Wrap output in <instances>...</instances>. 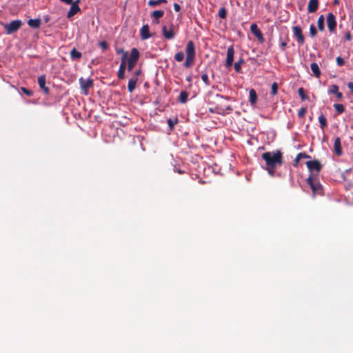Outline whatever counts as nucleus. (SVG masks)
Returning <instances> with one entry per match:
<instances>
[{"label": "nucleus", "instance_id": "6", "mask_svg": "<svg viewBox=\"0 0 353 353\" xmlns=\"http://www.w3.org/2000/svg\"><path fill=\"white\" fill-rule=\"evenodd\" d=\"M326 21L329 31L331 33L334 32L336 31L337 23L336 17L332 12H329L327 14Z\"/></svg>", "mask_w": 353, "mask_h": 353}, {"label": "nucleus", "instance_id": "41", "mask_svg": "<svg viewBox=\"0 0 353 353\" xmlns=\"http://www.w3.org/2000/svg\"><path fill=\"white\" fill-rule=\"evenodd\" d=\"M306 111H307L306 108H301L298 112V117L300 118L304 117V116L306 113Z\"/></svg>", "mask_w": 353, "mask_h": 353}, {"label": "nucleus", "instance_id": "7", "mask_svg": "<svg viewBox=\"0 0 353 353\" xmlns=\"http://www.w3.org/2000/svg\"><path fill=\"white\" fill-rule=\"evenodd\" d=\"M307 183L310 186L314 194H321V192H322L321 185L318 181H315L313 179L312 176H310L307 179Z\"/></svg>", "mask_w": 353, "mask_h": 353}, {"label": "nucleus", "instance_id": "48", "mask_svg": "<svg viewBox=\"0 0 353 353\" xmlns=\"http://www.w3.org/2000/svg\"><path fill=\"white\" fill-rule=\"evenodd\" d=\"M116 52L117 54H121L122 55H123L125 52H128L127 51H125L123 48H118L116 50Z\"/></svg>", "mask_w": 353, "mask_h": 353}, {"label": "nucleus", "instance_id": "12", "mask_svg": "<svg viewBox=\"0 0 353 353\" xmlns=\"http://www.w3.org/2000/svg\"><path fill=\"white\" fill-rule=\"evenodd\" d=\"M250 31L258 39L260 42H263L264 38L261 31L259 29L255 23H252L250 26Z\"/></svg>", "mask_w": 353, "mask_h": 353}, {"label": "nucleus", "instance_id": "11", "mask_svg": "<svg viewBox=\"0 0 353 353\" xmlns=\"http://www.w3.org/2000/svg\"><path fill=\"white\" fill-rule=\"evenodd\" d=\"M80 3V0H77L73 3L71 4L70 8L67 14V17L68 19L72 17L77 13H78L81 9L79 6V3Z\"/></svg>", "mask_w": 353, "mask_h": 353}, {"label": "nucleus", "instance_id": "15", "mask_svg": "<svg viewBox=\"0 0 353 353\" xmlns=\"http://www.w3.org/2000/svg\"><path fill=\"white\" fill-rule=\"evenodd\" d=\"M46 76L41 75L38 77V84L45 94L49 93V88L46 85Z\"/></svg>", "mask_w": 353, "mask_h": 353}, {"label": "nucleus", "instance_id": "1", "mask_svg": "<svg viewBox=\"0 0 353 353\" xmlns=\"http://www.w3.org/2000/svg\"><path fill=\"white\" fill-rule=\"evenodd\" d=\"M261 157L265 161V169L268 174L274 176L276 167L282 165L283 162L282 152L280 150L266 152L262 154Z\"/></svg>", "mask_w": 353, "mask_h": 353}, {"label": "nucleus", "instance_id": "51", "mask_svg": "<svg viewBox=\"0 0 353 353\" xmlns=\"http://www.w3.org/2000/svg\"><path fill=\"white\" fill-rule=\"evenodd\" d=\"M347 87L352 92H353V81L348 83Z\"/></svg>", "mask_w": 353, "mask_h": 353}, {"label": "nucleus", "instance_id": "9", "mask_svg": "<svg viewBox=\"0 0 353 353\" xmlns=\"http://www.w3.org/2000/svg\"><path fill=\"white\" fill-rule=\"evenodd\" d=\"M234 50L233 46H230L227 50V56L225 60L226 68H230L232 65L234 61Z\"/></svg>", "mask_w": 353, "mask_h": 353}, {"label": "nucleus", "instance_id": "49", "mask_svg": "<svg viewBox=\"0 0 353 353\" xmlns=\"http://www.w3.org/2000/svg\"><path fill=\"white\" fill-rule=\"evenodd\" d=\"M60 1H62V2H64V3H65L66 4H68V5L72 4V3H74L73 0H60Z\"/></svg>", "mask_w": 353, "mask_h": 353}, {"label": "nucleus", "instance_id": "2", "mask_svg": "<svg viewBox=\"0 0 353 353\" xmlns=\"http://www.w3.org/2000/svg\"><path fill=\"white\" fill-rule=\"evenodd\" d=\"M185 53H186V58L185 61L183 63L184 67L185 68H190L192 66V65L194 63L195 55H196V51H195V47L194 43L192 41H189L187 43L186 47H185Z\"/></svg>", "mask_w": 353, "mask_h": 353}, {"label": "nucleus", "instance_id": "40", "mask_svg": "<svg viewBox=\"0 0 353 353\" xmlns=\"http://www.w3.org/2000/svg\"><path fill=\"white\" fill-rule=\"evenodd\" d=\"M317 34V31H316V28L314 27V25H311L310 27V34L311 37H314Z\"/></svg>", "mask_w": 353, "mask_h": 353}, {"label": "nucleus", "instance_id": "52", "mask_svg": "<svg viewBox=\"0 0 353 353\" xmlns=\"http://www.w3.org/2000/svg\"><path fill=\"white\" fill-rule=\"evenodd\" d=\"M286 46H287V42H285V41L281 42V47L283 50H284Z\"/></svg>", "mask_w": 353, "mask_h": 353}, {"label": "nucleus", "instance_id": "46", "mask_svg": "<svg viewBox=\"0 0 353 353\" xmlns=\"http://www.w3.org/2000/svg\"><path fill=\"white\" fill-rule=\"evenodd\" d=\"M126 68H127V63L126 62H123V61H121V63H120L119 69H121L122 70H125Z\"/></svg>", "mask_w": 353, "mask_h": 353}, {"label": "nucleus", "instance_id": "44", "mask_svg": "<svg viewBox=\"0 0 353 353\" xmlns=\"http://www.w3.org/2000/svg\"><path fill=\"white\" fill-rule=\"evenodd\" d=\"M352 36L350 31H349V30L347 31L345 34V40L350 41L352 40Z\"/></svg>", "mask_w": 353, "mask_h": 353}, {"label": "nucleus", "instance_id": "14", "mask_svg": "<svg viewBox=\"0 0 353 353\" xmlns=\"http://www.w3.org/2000/svg\"><path fill=\"white\" fill-rule=\"evenodd\" d=\"M140 35L143 40L149 39L151 37L150 28L148 24L143 25L140 30Z\"/></svg>", "mask_w": 353, "mask_h": 353}, {"label": "nucleus", "instance_id": "10", "mask_svg": "<svg viewBox=\"0 0 353 353\" xmlns=\"http://www.w3.org/2000/svg\"><path fill=\"white\" fill-rule=\"evenodd\" d=\"M292 30L294 37H296L298 43L299 45H303L304 43L305 39L301 28L299 26H294L292 28Z\"/></svg>", "mask_w": 353, "mask_h": 353}, {"label": "nucleus", "instance_id": "30", "mask_svg": "<svg viewBox=\"0 0 353 353\" xmlns=\"http://www.w3.org/2000/svg\"><path fill=\"white\" fill-rule=\"evenodd\" d=\"M167 3L166 0H150L148 1V6H150V7H155L161 3Z\"/></svg>", "mask_w": 353, "mask_h": 353}, {"label": "nucleus", "instance_id": "47", "mask_svg": "<svg viewBox=\"0 0 353 353\" xmlns=\"http://www.w3.org/2000/svg\"><path fill=\"white\" fill-rule=\"evenodd\" d=\"M174 9L176 12H179L181 10V6L177 3H174Z\"/></svg>", "mask_w": 353, "mask_h": 353}, {"label": "nucleus", "instance_id": "42", "mask_svg": "<svg viewBox=\"0 0 353 353\" xmlns=\"http://www.w3.org/2000/svg\"><path fill=\"white\" fill-rule=\"evenodd\" d=\"M99 46L103 50H106L108 48V44L105 41H101L99 43Z\"/></svg>", "mask_w": 353, "mask_h": 353}, {"label": "nucleus", "instance_id": "21", "mask_svg": "<svg viewBox=\"0 0 353 353\" xmlns=\"http://www.w3.org/2000/svg\"><path fill=\"white\" fill-rule=\"evenodd\" d=\"M310 68L313 73V75L316 78L320 77L321 72L319 67V65L316 63L314 62L311 63Z\"/></svg>", "mask_w": 353, "mask_h": 353}, {"label": "nucleus", "instance_id": "34", "mask_svg": "<svg viewBox=\"0 0 353 353\" xmlns=\"http://www.w3.org/2000/svg\"><path fill=\"white\" fill-rule=\"evenodd\" d=\"M174 59L178 62L182 61L183 60V59H184V54H183V52L182 51L178 52L174 55Z\"/></svg>", "mask_w": 353, "mask_h": 353}, {"label": "nucleus", "instance_id": "18", "mask_svg": "<svg viewBox=\"0 0 353 353\" xmlns=\"http://www.w3.org/2000/svg\"><path fill=\"white\" fill-rule=\"evenodd\" d=\"M334 150L336 155L340 156L342 154L341 139L339 137H336L334 139Z\"/></svg>", "mask_w": 353, "mask_h": 353}, {"label": "nucleus", "instance_id": "27", "mask_svg": "<svg viewBox=\"0 0 353 353\" xmlns=\"http://www.w3.org/2000/svg\"><path fill=\"white\" fill-rule=\"evenodd\" d=\"M245 63V61L243 58H241L239 61H237L234 65V70L237 73L241 72V65Z\"/></svg>", "mask_w": 353, "mask_h": 353}, {"label": "nucleus", "instance_id": "43", "mask_svg": "<svg viewBox=\"0 0 353 353\" xmlns=\"http://www.w3.org/2000/svg\"><path fill=\"white\" fill-rule=\"evenodd\" d=\"M336 62L339 66H343L345 64L344 59L341 57H336Z\"/></svg>", "mask_w": 353, "mask_h": 353}, {"label": "nucleus", "instance_id": "39", "mask_svg": "<svg viewBox=\"0 0 353 353\" xmlns=\"http://www.w3.org/2000/svg\"><path fill=\"white\" fill-rule=\"evenodd\" d=\"M125 70H122L121 69H119L117 72V77L120 80H123L125 79Z\"/></svg>", "mask_w": 353, "mask_h": 353}, {"label": "nucleus", "instance_id": "45", "mask_svg": "<svg viewBox=\"0 0 353 353\" xmlns=\"http://www.w3.org/2000/svg\"><path fill=\"white\" fill-rule=\"evenodd\" d=\"M130 55L128 52H125L123 55H122L121 61L126 62L128 63V59L129 58Z\"/></svg>", "mask_w": 353, "mask_h": 353}, {"label": "nucleus", "instance_id": "23", "mask_svg": "<svg viewBox=\"0 0 353 353\" xmlns=\"http://www.w3.org/2000/svg\"><path fill=\"white\" fill-rule=\"evenodd\" d=\"M310 157L308 154H307L306 153H305V152H300V153H299L296 155V158H295V159L294 161L293 165L294 167H297L298 166L299 163V159H308Z\"/></svg>", "mask_w": 353, "mask_h": 353}, {"label": "nucleus", "instance_id": "16", "mask_svg": "<svg viewBox=\"0 0 353 353\" xmlns=\"http://www.w3.org/2000/svg\"><path fill=\"white\" fill-rule=\"evenodd\" d=\"M319 0H310L307 5V12L309 13L315 12L319 8Z\"/></svg>", "mask_w": 353, "mask_h": 353}, {"label": "nucleus", "instance_id": "35", "mask_svg": "<svg viewBox=\"0 0 353 353\" xmlns=\"http://www.w3.org/2000/svg\"><path fill=\"white\" fill-rule=\"evenodd\" d=\"M278 88H279V85L276 82H274L272 84V86H271V94L272 95H276L277 94Z\"/></svg>", "mask_w": 353, "mask_h": 353}, {"label": "nucleus", "instance_id": "3", "mask_svg": "<svg viewBox=\"0 0 353 353\" xmlns=\"http://www.w3.org/2000/svg\"><path fill=\"white\" fill-rule=\"evenodd\" d=\"M139 57L140 53L139 50L137 48H133L130 51V57L128 59L126 68L128 71L130 72L133 70L139 59Z\"/></svg>", "mask_w": 353, "mask_h": 353}, {"label": "nucleus", "instance_id": "38", "mask_svg": "<svg viewBox=\"0 0 353 353\" xmlns=\"http://www.w3.org/2000/svg\"><path fill=\"white\" fill-rule=\"evenodd\" d=\"M201 79L206 85H210V83L207 73H203L201 75Z\"/></svg>", "mask_w": 353, "mask_h": 353}, {"label": "nucleus", "instance_id": "20", "mask_svg": "<svg viewBox=\"0 0 353 353\" xmlns=\"http://www.w3.org/2000/svg\"><path fill=\"white\" fill-rule=\"evenodd\" d=\"M137 81H138V78L136 77H133L129 79L128 84V90L129 92L131 93L134 90V89L136 88V85H137Z\"/></svg>", "mask_w": 353, "mask_h": 353}, {"label": "nucleus", "instance_id": "13", "mask_svg": "<svg viewBox=\"0 0 353 353\" xmlns=\"http://www.w3.org/2000/svg\"><path fill=\"white\" fill-rule=\"evenodd\" d=\"M306 165L310 170H315L318 172L322 168L321 163L318 160L308 161L306 162Z\"/></svg>", "mask_w": 353, "mask_h": 353}, {"label": "nucleus", "instance_id": "5", "mask_svg": "<svg viewBox=\"0 0 353 353\" xmlns=\"http://www.w3.org/2000/svg\"><path fill=\"white\" fill-rule=\"evenodd\" d=\"M79 84L81 87V92L83 94H88V89L93 87V81L91 79H83L81 77L79 79Z\"/></svg>", "mask_w": 353, "mask_h": 353}, {"label": "nucleus", "instance_id": "24", "mask_svg": "<svg viewBox=\"0 0 353 353\" xmlns=\"http://www.w3.org/2000/svg\"><path fill=\"white\" fill-rule=\"evenodd\" d=\"M257 101V94L256 91L254 89H250L249 92V101L251 105H254L256 103Z\"/></svg>", "mask_w": 353, "mask_h": 353}, {"label": "nucleus", "instance_id": "36", "mask_svg": "<svg viewBox=\"0 0 353 353\" xmlns=\"http://www.w3.org/2000/svg\"><path fill=\"white\" fill-rule=\"evenodd\" d=\"M20 90L21 91L26 95L28 96V97H32L33 96V92L31 90H29V89H27L24 87H21L20 88Z\"/></svg>", "mask_w": 353, "mask_h": 353}, {"label": "nucleus", "instance_id": "8", "mask_svg": "<svg viewBox=\"0 0 353 353\" xmlns=\"http://www.w3.org/2000/svg\"><path fill=\"white\" fill-rule=\"evenodd\" d=\"M162 34L166 39H172L175 36V33L174 32V25L171 23L169 30H168L166 26H163L162 27Z\"/></svg>", "mask_w": 353, "mask_h": 353}, {"label": "nucleus", "instance_id": "4", "mask_svg": "<svg viewBox=\"0 0 353 353\" xmlns=\"http://www.w3.org/2000/svg\"><path fill=\"white\" fill-rule=\"evenodd\" d=\"M22 23L21 20H14L12 21L9 23H6L4 25V28L8 34H10L18 30Z\"/></svg>", "mask_w": 353, "mask_h": 353}, {"label": "nucleus", "instance_id": "33", "mask_svg": "<svg viewBox=\"0 0 353 353\" xmlns=\"http://www.w3.org/2000/svg\"><path fill=\"white\" fill-rule=\"evenodd\" d=\"M219 17L221 19H225L227 16V10L224 7H222L219 10Z\"/></svg>", "mask_w": 353, "mask_h": 353}, {"label": "nucleus", "instance_id": "37", "mask_svg": "<svg viewBox=\"0 0 353 353\" xmlns=\"http://www.w3.org/2000/svg\"><path fill=\"white\" fill-rule=\"evenodd\" d=\"M298 93L303 101L306 100L307 99V96L305 94V90L303 88H299Z\"/></svg>", "mask_w": 353, "mask_h": 353}, {"label": "nucleus", "instance_id": "50", "mask_svg": "<svg viewBox=\"0 0 353 353\" xmlns=\"http://www.w3.org/2000/svg\"><path fill=\"white\" fill-rule=\"evenodd\" d=\"M141 70H136L134 73V77H136L138 78V77L141 74Z\"/></svg>", "mask_w": 353, "mask_h": 353}, {"label": "nucleus", "instance_id": "29", "mask_svg": "<svg viewBox=\"0 0 353 353\" xmlns=\"http://www.w3.org/2000/svg\"><path fill=\"white\" fill-rule=\"evenodd\" d=\"M324 21H325L324 16L323 15L319 16L318 21H317V26L320 31H323L325 29Z\"/></svg>", "mask_w": 353, "mask_h": 353}, {"label": "nucleus", "instance_id": "22", "mask_svg": "<svg viewBox=\"0 0 353 353\" xmlns=\"http://www.w3.org/2000/svg\"><path fill=\"white\" fill-rule=\"evenodd\" d=\"M28 25L32 28H39L41 23V20L40 19H29L27 22Z\"/></svg>", "mask_w": 353, "mask_h": 353}, {"label": "nucleus", "instance_id": "28", "mask_svg": "<svg viewBox=\"0 0 353 353\" xmlns=\"http://www.w3.org/2000/svg\"><path fill=\"white\" fill-rule=\"evenodd\" d=\"M188 93L186 91H181L179 97V101L181 103H185L188 101Z\"/></svg>", "mask_w": 353, "mask_h": 353}, {"label": "nucleus", "instance_id": "17", "mask_svg": "<svg viewBox=\"0 0 353 353\" xmlns=\"http://www.w3.org/2000/svg\"><path fill=\"white\" fill-rule=\"evenodd\" d=\"M163 15H164V11L163 10H158L153 11L151 13V17L153 19V23H156V24L159 23V19L160 18L163 17Z\"/></svg>", "mask_w": 353, "mask_h": 353}, {"label": "nucleus", "instance_id": "54", "mask_svg": "<svg viewBox=\"0 0 353 353\" xmlns=\"http://www.w3.org/2000/svg\"><path fill=\"white\" fill-rule=\"evenodd\" d=\"M334 3H338V0H334Z\"/></svg>", "mask_w": 353, "mask_h": 353}, {"label": "nucleus", "instance_id": "31", "mask_svg": "<svg viewBox=\"0 0 353 353\" xmlns=\"http://www.w3.org/2000/svg\"><path fill=\"white\" fill-rule=\"evenodd\" d=\"M334 108L338 114H342L345 112V107L343 104L335 103L334 104Z\"/></svg>", "mask_w": 353, "mask_h": 353}, {"label": "nucleus", "instance_id": "26", "mask_svg": "<svg viewBox=\"0 0 353 353\" xmlns=\"http://www.w3.org/2000/svg\"><path fill=\"white\" fill-rule=\"evenodd\" d=\"M319 122L320 123V127L322 130H324V128L327 125V119L323 114H321L319 117Z\"/></svg>", "mask_w": 353, "mask_h": 353}, {"label": "nucleus", "instance_id": "25", "mask_svg": "<svg viewBox=\"0 0 353 353\" xmlns=\"http://www.w3.org/2000/svg\"><path fill=\"white\" fill-rule=\"evenodd\" d=\"M70 57L72 59H80L81 57H82V54L79 52L78 50H77V49L75 48H74L71 51H70Z\"/></svg>", "mask_w": 353, "mask_h": 353}, {"label": "nucleus", "instance_id": "32", "mask_svg": "<svg viewBox=\"0 0 353 353\" xmlns=\"http://www.w3.org/2000/svg\"><path fill=\"white\" fill-rule=\"evenodd\" d=\"M177 123H178V119L176 117L174 119H169L168 120V124L171 130L174 129V125Z\"/></svg>", "mask_w": 353, "mask_h": 353}, {"label": "nucleus", "instance_id": "19", "mask_svg": "<svg viewBox=\"0 0 353 353\" xmlns=\"http://www.w3.org/2000/svg\"><path fill=\"white\" fill-rule=\"evenodd\" d=\"M328 93L335 94L339 99H341L343 97V94L339 92V86L337 85H332L330 87Z\"/></svg>", "mask_w": 353, "mask_h": 353}, {"label": "nucleus", "instance_id": "53", "mask_svg": "<svg viewBox=\"0 0 353 353\" xmlns=\"http://www.w3.org/2000/svg\"><path fill=\"white\" fill-rule=\"evenodd\" d=\"M191 77H187L186 80L190 82L191 81Z\"/></svg>", "mask_w": 353, "mask_h": 353}]
</instances>
